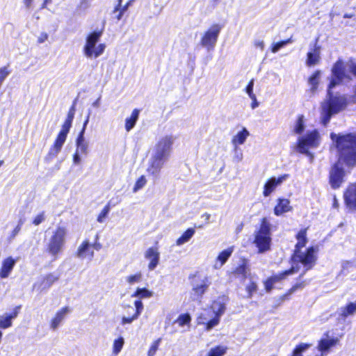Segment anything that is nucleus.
Masks as SVG:
<instances>
[{"label":"nucleus","instance_id":"nucleus-8","mask_svg":"<svg viewBox=\"0 0 356 356\" xmlns=\"http://www.w3.org/2000/svg\"><path fill=\"white\" fill-rule=\"evenodd\" d=\"M320 143V136L317 131L314 130L307 134L304 137H300L298 140L296 149L301 154L310 156L312 159L313 156L309 152V148L317 147Z\"/></svg>","mask_w":356,"mask_h":356},{"label":"nucleus","instance_id":"nucleus-47","mask_svg":"<svg viewBox=\"0 0 356 356\" xmlns=\"http://www.w3.org/2000/svg\"><path fill=\"white\" fill-rule=\"evenodd\" d=\"M257 289V285L255 282H251L247 286L246 291L248 293V298H250L252 296L253 293H254Z\"/></svg>","mask_w":356,"mask_h":356},{"label":"nucleus","instance_id":"nucleus-1","mask_svg":"<svg viewBox=\"0 0 356 356\" xmlns=\"http://www.w3.org/2000/svg\"><path fill=\"white\" fill-rule=\"evenodd\" d=\"M332 76L327 87L326 97L321 103V121L323 125H327L332 116L343 111L348 101L345 95L334 94L331 90L341 83H347L352 80V75L356 76V63L350 60L344 62L339 58L332 67Z\"/></svg>","mask_w":356,"mask_h":356},{"label":"nucleus","instance_id":"nucleus-41","mask_svg":"<svg viewBox=\"0 0 356 356\" xmlns=\"http://www.w3.org/2000/svg\"><path fill=\"white\" fill-rule=\"evenodd\" d=\"M191 321V318L189 314H181L178 318L176 320V323L179 324V326L182 327L185 325H188Z\"/></svg>","mask_w":356,"mask_h":356},{"label":"nucleus","instance_id":"nucleus-53","mask_svg":"<svg viewBox=\"0 0 356 356\" xmlns=\"http://www.w3.org/2000/svg\"><path fill=\"white\" fill-rule=\"evenodd\" d=\"M275 283L272 281V280L269 277L264 283L266 290L269 292L273 288V285Z\"/></svg>","mask_w":356,"mask_h":356},{"label":"nucleus","instance_id":"nucleus-50","mask_svg":"<svg viewBox=\"0 0 356 356\" xmlns=\"http://www.w3.org/2000/svg\"><path fill=\"white\" fill-rule=\"evenodd\" d=\"M45 220V214L44 212H42L37 215L33 220V223L35 225H39Z\"/></svg>","mask_w":356,"mask_h":356},{"label":"nucleus","instance_id":"nucleus-17","mask_svg":"<svg viewBox=\"0 0 356 356\" xmlns=\"http://www.w3.org/2000/svg\"><path fill=\"white\" fill-rule=\"evenodd\" d=\"M70 312L71 309L67 306L62 307L57 311L49 322L50 329L53 331L57 330Z\"/></svg>","mask_w":356,"mask_h":356},{"label":"nucleus","instance_id":"nucleus-54","mask_svg":"<svg viewBox=\"0 0 356 356\" xmlns=\"http://www.w3.org/2000/svg\"><path fill=\"white\" fill-rule=\"evenodd\" d=\"M49 38V35L47 33L42 32L40 34L38 38V42L40 44L44 42Z\"/></svg>","mask_w":356,"mask_h":356},{"label":"nucleus","instance_id":"nucleus-40","mask_svg":"<svg viewBox=\"0 0 356 356\" xmlns=\"http://www.w3.org/2000/svg\"><path fill=\"white\" fill-rule=\"evenodd\" d=\"M142 277H143L142 273H137L134 275H130L127 276L125 277V280L129 284L132 285V284H134L141 282Z\"/></svg>","mask_w":356,"mask_h":356},{"label":"nucleus","instance_id":"nucleus-4","mask_svg":"<svg viewBox=\"0 0 356 356\" xmlns=\"http://www.w3.org/2000/svg\"><path fill=\"white\" fill-rule=\"evenodd\" d=\"M225 306L215 302L209 309H204L198 317V323L204 325L205 330L209 331L220 323V316L224 314Z\"/></svg>","mask_w":356,"mask_h":356},{"label":"nucleus","instance_id":"nucleus-43","mask_svg":"<svg viewBox=\"0 0 356 356\" xmlns=\"http://www.w3.org/2000/svg\"><path fill=\"white\" fill-rule=\"evenodd\" d=\"M234 156L233 161L235 163H239L243 160V155L242 151L240 149L238 146H234Z\"/></svg>","mask_w":356,"mask_h":356},{"label":"nucleus","instance_id":"nucleus-28","mask_svg":"<svg viewBox=\"0 0 356 356\" xmlns=\"http://www.w3.org/2000/svg\"><path fill=\"white\" fill-rule=\"evenodd\" d=\"M321 72L320 70H316L312 75L309 78L308 83L310 88V92L314 95L316 93L317 90L320 79H321Z\"/></svg>","mask_w":356,"mask_h":356},{"label":"nucleus","instance_id":"nucleus-25","mask_svg":"<svg viewBox=\"0 0 356 356\" xmlns=\"http://www.w3.org/2000/svg\"><path fill=\"white\" fill-rule=\"evenodd\" d=\"M344 198L349 207H356V185H351L348 187L344 194Z\"/></svg>","mask_w":356,"mask_h":356},{"label":"nucleus","instance_id":"nucleus-23","mask_svg":"<svg viewBox=\"0 0 356 356\" xmlns=\"http://www.w3.org/2000/svg\"><path fill=\"white\" fill-rule=\"evenodd\" d=\"M19 307H16L11 314H3L0 315V328L7 329L12 326V320L18 315Z\"/></svg>","mask_w":356,"mask_h":356},{"label":"nucleus","instance_id":"nucleus-22","mask_svg":"<svg viewBox=\"0 0 356 356\" xmlns=\"http://www.w3.org/2000/svg\"><path fill=\"white\" fill-rule=\"evenodd\" d=\"M17 259L8 257L3 259L0 268V277L2 279L7 278L11 273Z\"/></svg>","mask_w":356,"mask_h":356},{"label":"nucleus","instance_id":"nucleus-42","mask_svg":"<svg viewBox=\"0 0 356 356\" xmlns=\"http://www.w3.org/2000/svg\"><path fill=\"white\" fill-rule=\"evenodd\" d=\"M147 183V179L145 176L142 175L140 177L138 180L136 181L134 188H133V192L136 193L138 191L144 187V186Z\"/></svg>","mask_w":356,"mask_h":356},{"label":"nucleus","instance_id":"nucleus-19","mask_svg":"<svg viewBox=\"0 0 356 356\" xmlns=\"http://www.w3.org/2000/svg\"><path fill=\"white\" fill-rule=\"evenodd\" d=\"M76 257L80 259H88L92 260L94 257V251L88 240H84L78 247Z\"/></svg>","mask_w":356,"mask_h":356},{"label":"nucleus","instance_id":"nucleus-29","mask_svg":"<svg viewBox=\"0 0 356 356\" xmlns=\"http://www.w3.org/2000/svg\"><path fill=\"white\" fill-rule=\"evenodd\" d=\"M140 111L138 109H134L131 116L125 120V129L127 131H130L135 126Z\"/></svg>","mask_w":356,"mask_h":356},{"label":"nucleus","instance_id":"nucleus-6","mask_svg":"<svg viewBox=\"0 0 356 356\" xmlns=\"http://www.w3.org/2000/svg\"><path fill=\"white\" fill-rule=\"evenodd\" d=\"M101 36V31H94L87 35L83 47V53L86 58H97L104 53L106 45L102 43L97 44Z\"/></svg>","mask_w":356,"mask_h":356},{"label":"nucleus","instance_id":"nucleus-44","mask_svg":"<svg viewBox=\"0 0 356 356\" xmlns=\"http://www.w3.org/2000/svg\"><path fill=\"white\" fill-rule=\"evenodd\" d=\"M161 341V339H158L157 340L154 341V343L152 344L151 347L148 350L147 356H154L156 350H158Z\"/></svg>","mask_w":356,"mask_h":356},{"label":"nucleus","instance_id":"nucleus-21","mask_svg":"<svg viewBox=\"0 0 356 356\" xmlns=\"http://www.w3.org/2000/svg\"><path fill=\"white\" fill-rule=\"evenodd\" d=\"M321 61V47L316 42L314 48L307 54L306 65L312 67L318 65Z\"/></svg>","mask_w":356,"mask_h":356},{"label":"nucleus","instance_id":"nucleus-49","mask_svg":"<svg viewBox=\"0 0 356 356\" xmlns=\"http://www.w3.org/2000/svg\"><path fill=\"white\" fill-rule=\"evenodd\" d=\"M109 207L108 206H106L103 209L102 211H101V213H99V215L97 217V221L99 222H103L104 219L106 218L108 212H109Z\"/></svg>","mask_w":356,"mask_h":356},{"label":"nucleus","instance_id":"nucleus-30","mask_svg":"<svg viewBox=\"0 0 356 356\" xmlns=\"http://www.w3.org/2000/svg\"><path fill=\"white\" fill-rule=\"evenodd\" d=\"M249 270L247 261L243 260L242 264L235 269L233 273L236 277L245 279L247 277Z\"/></svg>","mask_w":356,"mask_h":356},{"label":"nucleus","instance_id":"nucleus-64","mask_svg":"<svg viewBox=\"0 0 356 356\" xmlns=\"http://www.w3.org/2000/svg\"><path fill=\"white\" fill-rule=\"evenodd\" d=\"M51 2V0H44L42 4V8H45L47 5Z\"/></svg>","mask_w":356,"mask_h":356},{"label":"nucleus","instance_id":"nucleus-20","mask_svg":"<svg viewBox=\"0 0 356 356\" xmlns=\"http://www.w3.org/2000/svg\"><path fill=\"white\" fill-rule=\"evenodd\" d=\"M145 258L149 261L148 269L149 270H154L160 259V253L158 248L155 247L149 248L145 252Z\"/></svg>","mask_w":356,"mask_h":356},{"label":"nucleus","instance_id":"nucleus-32","mask_svg":"<svg viewBox=\"0 0 356 356\" xmlns=\"http://www.w3.org/2000/svg\"><path fill=\"white\" fill-rule=\"evenodd\" d=\"M154 296V293L145 288H137L136 291L131 294L132 298H138L139 299L149 298Z\"/></svg>","mask_w":356,"mask_h":356},{"label":"nucleus","instance_id":"nucleus-36","mask_svg":"<svg viewBox=\"0 0 356 356\" xmlns=\"http://www.w3.org/2000/svg\"><path fill=\"white\" fill-rule=\"evenodd\" d=\"M227 347L225 346H218L212 348L209 351L207 356H223L227 350Z\"/></svg>","mask_w":356,"mask_h":356},{"label":"nucleus","instance_id":"nucleus-15","mask_svg":"<svg viewBox=\"0 0 356 356\" xmlns=\"http://www.w3.org/2000/svg\"><path fill=\"white\" fill-rule=\"evenodd\" d=\"M167 161V159L151 153L150 158L148 161V166L147 168V172L149 175L157 177L164 163Z\"/></svg>","mask_w":356,"mask_h":356},{"label":"nucleus","instance_id":"nucleus-2","mask_svg":"<svg viewBox=\"0 0 356 356\" xmlns=\"http://www.w3.org/2000/svg\"><path fill=\"white\" fill-rule=\"evenodd\" d=\"M330 137L339 152V161L347 166H354L356 164V134L341 135L332 133Z\"/></svg>","mask_w":356,"mask_h":356},{"label":"nucleus","instance_id":"nucleus-9","mask_svg":"<svg viewBox=\"0 0 356 356\" xmlns=\"http://www.w3.org/2000/svg\"><path fill=\"white\" fill-rule=\"evenodd\" d=\"M89 122V115L87 116L82 130L79 133L76 140V152L73 156V162L76 165H79L81 162V155L87 156L88 154L89 143L84 137L86 126Z\"/></svg>","mask_w":356,"mask_h":356},{"label":"nucleus","instance_id":"nucleus-52","mask_svg":"<svg viewBox=\"0 0 356 356\" xmlns=\"http://www.w3.org/2000/svg\"><path fill=\"white\" fill-rule=\"evenodd\" d=\"M136 319H138V318L135 317L134 314H133L131 316H129V317L123 316L122 318L121 324L122 325H124L126 324H131L134 321H135Z\"/></svg>","mask_w":356,"mask_h":356},{"label":"nucleus","instance_id":"nucleus-58","mask_svg":"<svg viewBox=\"0 0 356 356\" xmlns=\"http://www.w3.org/2000/svg\"><path fill=\"white\" fill-rule=\"evenodd\" d=\"M21 230V226L18 225L12 232L10 238H14Z\"/></svg>","mask_w":356,"mask_h":356},{"label":"nucleus","instance_id":"nucleus-51","mask_svg":"<svg viewBox=\"0 0 356 356\" xmlns=\"http://www.w3.org/2000/svg\"><path fill=\"white\" fill-rule=\"evenodd\" d=\"M305 285H306L305 282L297 283L296 284H295L293 286H292L290 289L287 295H291L293 293H294L296 290L304 288Z\"/></svg>","mask_w":356,"mask_h":356},{"label":"nucleus","instance_id":"nucleus-26","mask_svg":"<svg viewBox=\"0 0 356 356\" xmlns=\"http://www.w3.org/2000/svg\"><path fill=\"white\" fill-rule=\"evenodd\" d=\"M233 248L230 247L222 251L217 257V260L214 264V268L216 269L221 268L223 266V264L227 261L229 257L231 256V254L233 252Z\"/></svg>","mask_w":356,"mask_h":356},{"label":"nucleus","instance_id":"nucleus-12","mask_svg":"<svg viewBox=\"0 0 356 356\" xmlns=\"http://www.w3.org/2000/svg\"><path fill=\"white\" fill-rule=\"evenodd\" d=\"M222 26L218 24H213L204 33L200 40L201 45L208 51L212 50L217 42Z\"/></svg>","mask_w":356,"mask_h":356},{"label":"nucleus","instance_id":"nucleus-16","mask_svg":"<svg viewBox=\"0 0 356 356\" xmlns=\"http://www.w3.org/2000/svg\"><path fill=\"white\" fill-rule=\"evenodd\" d=\"M289 178V175L284 174L278 177L270 178L264 186L263 195L264 197H268L274 192L276 188L280 186Z\"/></svg>","mask_w":356,"mask_h":356},{"label":"nucleus","instance_id":"nucleus-38","mask_svg":"<svg viewBox=\"0 0 356 356\" xmlns=\"http://www.w3.org/2000/svg\"><path fill=\"white\" fill-rule=\"evenodd\" d=\"M305 130L304 117L298 116L293 127V131L296 134H301Z\"/></svg>","mask_w":356,"mask_h":356},{"label":"nucleus","instance_id":"nucleus-13","mask_svg":"<svg viewBox=\"0 0 356 356\" xmlns=\"http://www.w3.org/2000/svg\"><path fill=\"white\" fill-rule=\"evenodd\" d=\"M72 122L70 120H65L64 124L62 126L61 130L59 132L53 147L49 152V156H56L57 154L60 152L63 144L66 140L67 134L72 127Z\"/></svg>","mask_w":356,"mask_h":356},{"label":"nucleus","instance_id":"nucleus-3","mask_svg":"<svg viewBox=\"0 0 356 356\" xmlns=\"http://www.w3.org/2000/svg\"><path fill=\"white\" fill-rule=\"evenodd\" d=\"M297 240L298 243L296 245L293 259L295 262L302 264L305 268V273L306 271L312 269L315 265L316 261L315 253L317 252V250L314 247L308 248L305 252L300 250L305 247L307 243L306 229H302L298 232L297 234Z\"/></svg>","mask_w":356,"mask_h":356},{"label":"nucleus","instance_id":"nucleus-63","mask_svg":"<svg viewBox=\"0 0 356 356\" xmlns=\"http://www.w3.org/2000/svg\"><path fill=\"white\" fill-rule=\"evenodd\" d=\"M100 99H101V98L99 97L96 101H95L92 103V106L95 108H99L100 106Z\"/></svg>","mask_w":356,"mask_h":356},{"label":"nucleus","instance_id":"nucleus-45","mask_svg":"<svg viewBox=\"0 0 356 356\" xmlns=\"http://www.w3.org/2000/svg\"><path fill=\"white\" fill-rule=\"evenodd\" d=\"M291 42V39H288L286 40H284V41H282V42H277L276 44H274L272 47V49H271V51L273 53H276L281 48H282L283 47H284L286 44H289Z\"/></svg>","mask_w":356,"mask_h":356},{"label":"nucleus","instance_id":"nucleus-24","mask_svg":"<svg viewBox=\"0 0 356 356\" xmlns=\"http://www.w3.org/2000/svg\"><path fill=\"white\" fill-rule=\"evenodd\" d=\"M292 209L290 206V201L285 198H279L277 204L274 208V213L276 216H281L284 213L289 212Z\"/></svg>","mask_w":356,"mask_h":356},{"label":"nucleus","instance_id":"nucleus-33","mask_svg":"<svg viewBox=\"0 0 356 356\" xmlns=\"http://www.w3.org/2000/svg\"><path fill=\"white\" fill-rule=\"evenodd\" d=\"M356 312V302H350L346 307H343L340 309V316L343 318H346L348 316L353 315Z\"/></svg>","mask_w":356,"mask_h":356},{"label":"nucleus","instance_id":"nucleus-55","mask_svg":"<svg viewBox=\"0 0 356 356\" xmlns=\"http://www.w3.org/2000/svg\"><path fill=\"white\" fill-rule=\"evenodd\" d=\"M99 239V235L97 234L96 236H95V241L93 244H91L92 245V249L94 248L96 250H99L101 248H102V245L97 242Z\"/></svg>","mask_w":356,"mask_h":356},{"label":"nucleus","instance_id":"nucleus-27","mask_svg":"<svg viewBox=\"0 0 356 356\" xmlns=\"http://www.w3.org/2000/svg\"><path fill=\"white\" fill-rule=\"evenodd\" d=\"M250 136L249 131L245 129L238 131L232 138V143L234 146H238V145H243L247 138Z\"/></svg>","mask_w":356,"mask_h":356},{"label":"nucleus","instance_id":"nucleus-57","mask_svg":"<svg viewBox=\"0 0 356 356\" xmlns=\"http://www.w3.org/2000/svg\"><path fill=\"white\" fill-rule=\"evenodd\" d=\"M74 113H75L74 107L72 106L68 113L67 118L66 120L72 122L74 116Z\"/></svg>","mask_w":356,"mask_h":356},{"label":"nucleus","instance_id":"nucleus-60","mask_svg":"<svg viewBox=\"0 0 356 356\" xmlns=\"http://www.w3.org/2000/svg\"><path fill=\"white\" fill-rule=\"evenodd\" d=\"M89 7V3L86 0H83L80 3V8L82 9H86Z\"/></svg>","mask_w":356,"mask_h":356},{"label":"nucleus","instance_id":"nucleus-35","mask_svg":"<svg viewBox=\"0 0 356 356\" xmlns=\"http://www.w3.org/2000/svg\"><path fill=\"white\" fill-rule=\"evenodd\" d=\"M298 269H296L294 267H292L291 269L288 270H285L284 272L273 275L270 278L272 281L275 284L284 279H285L287 276L293 274L295 272H297Z\"/></svg>","mask_w":356,"mask_h":356},{"label":"nucleus","instance_id":"nucleus-59","mask_svg":"<svg viewBox=\"0 0 356 356\" xmlns=\"http://www.w3.org/2000/svg\"><path fill=\"white\" fill-rule=\"evenodd\" d=\"M131 3V1L128 2L125 6H124L122 8V10L120 11V13H119L118 16V19L120 20L121 18H122V14L124 12H125L128 7L129 6Z\"/></svg>","mask_w":356,"mask_h":356},{"label":"nucleus","instance_id":"nucleus-34","mask_svg":"<svg viewBox=\"0 0 356 356\" xmlns=\"http://www.w3.org/2000/svg\"><path fill=\"white\" fill-rule=\"evenodd\" d=\"M124 344V339L122 337L115 339L112 346V353L114 356L118 355L122 350Z\"/></svg>","mask_w":356,"mask_h":356},{"label":"nucleus","instance_id":"nucleus-31","mask_svg":"<svg viewBox=\"0 0 356 356\" xmlns=\"http://www.w3.org/2000/svg\"><path fill=\"white\" fill-rule=\"evenodd\" d=\"M195 229L193 228L188 229L176 241V245L181 246L184 243L188 242L195 234Z\"/></svg>","mask_w":356,"mask_h":356},{"label":"nucleus","instance_id":"nucleus-62","mask_svg":"<svg viewBox=\"0 0 356 356\" xmlns=\"http://www.w3.org/2000/svg\"><path fill=\"white\" fill-rule=\"evenodd\" d=\"M252 103L251 104V107L252 109H254L256 108L257 107H258L259 106V103L257 100V97H255V99H252Z\"/></svg>","mask_w":356,"mask_h":356},{"label":"nucleus","instance_id":"nucleus-56","mask_svg":"<svg viewBox=\"0 0 356 356\" xmlns=\"http://www.w3.org/2000/svg\"><path fill=\"white\" fill-rule=\"evenodd\" d=\"M254 45L257 48H259L261 50H263L264 48V42L263 40H257L254 42Z\"/></svg>","mask_w":356,"mask_h":356},{"label":"nucleus","instance_id":"nucleus-5","mask_svg":"<svg viewBox=\"0 0 356 356\" xmlns=\"http://www.w3.org/2000/svg\"><path fill=\"white\" fill-rule=\"evenodd\" d=\"M68 230L64 226H58L51 233L47 245V252L55 259L63 252Z\"/></svg>","mask_w":356,"mask_h":356},{"label":"nucleus","instance_id":"nucleus-11","mask_svg":"<svg viewBox=\"0 0 356 356\" xmlns=\"http://www.w3.org/2000/svg\"><path fill=\"white\" fill-rule=\"evenodd\" d=\"M192 289L190 293V298L193 301H201V299L207 291L210 282L206 276H195L191 283Z\"/></svg>","mask_w":356,"mask_h":356},{"label":"nucleus","instance_id":"nucleus-18","mask_svg":"<svg viewBox=\"0 0 356 356\" xmlns=\"http://www.w3.org/2000/svg\"><path fill=\"white\" fill-rule=\"evenodd\" d=\"M326 337L321 339L318 344L317 348L321 353V355L316 356H324L327 355L330 348L335 346L339 341L338 338H329L328 334H325Z\"/></svg>","mask_w":356,"mask_h":356},{"label":"nucleus","instance_id":"nucleus-37","mask_svg":"<svg viewBox=\"0 0 356 356\" xmlns=\"http://www.w3.org/2000/svg\"><path fill=\"white\" fill-rule=\"evenodd\" d=\"M58 276L53 273L46 275L42 280V285L44 289L49 288L54 282L58 280Z\"/></svg>","mask_w":356,"mask_h":356},{"label":"nucleus","instance_id":"nucleus-61","mask_svg":"<svg viewBox=\"0 0 356 356\" xmlns=\"http://www.w3.org/2000/svg\"><path fill=\"white\" fill-rule=\"evenodd\" d=\"M33 0H24V3L27 9L31 8Z\"/></svg>","mask_w":356,"mask_h":356},{"label":"nucleus","instance_id":"nucleus-10","mask_svg":"<svg viewBox=\"0 0 356 356\" xmlns=\"http://www.w3.org/2000/svg\"><path fill=\"white\" fill-rule=\"evenodd\" d=\"M175 139L176 137L173 135H165L161 137L151 153L168 159Z\"/></svg>","mask_w":356,"mask_h":356},{"label":"nucleus","instance_id":"nucleus-39","mask_svg":"<svg viewBox=\"0 0 356 356\" xmlns=\"http://www.w3.org/2000/svg\"><path fill=\"white\" fill-rule=\"evenodd\" d=\"M311 346L309 343H300L293 350L291 356H302V353Z\"/></svg>","mask_w":356,"mask_h":356},{"label":"nucleus","instance_id":"nucleus-7","mask_svg":"<svg viewBox=\"0 0 356 356\" xmlns=\"http://www.w3.org/2000/svg\"><path fill=\"white\" fill-rule=\"evenodd\" d=\"M270 224L264 218L259 229L254 234V243L259 249V253L270 250L271 243Z\"/></svg>","mask_w":356,"mask_h":356},{"label":"nucleus","instance_id":"nucleus-46","mask_svg":"<svg viewBox=\"0 0 356 356\" xmlns=\"http://www.w3.org/2000/svg\"><path fill=\"white\" fill-rule=\"evenodd\" d=\"M134 306L136 308V312L134 314L135 315V317L138 318L144 308L143 303L141 302V300H138L134 302Z\"/></svg>","mask_w":356,"mask_h":356},{"label":"nucleus","instance_id":"nucleus-48","mask_svg":"<svg viewBox=\"0 0 356 356\" xmlns=\"http://www.w3.org/2000/svg\"><path fill=\"white\" fill-rule=\"evenodd\" d=\"M253 87H254V79H252L248 86L246 87L245 91L248 93V96L251 99H255V95L253 93Z\"/></svg>","mask_w":356,"mask_h":356},{"label":"nucleus","instance_id":"nucleus-14","mask_svg":"<svg viewBox=\"0 0 356 356\" xmlns=\"http://www.w3.org/2000/svg\"><path fill=\"white\" fill-rule=\"evenodd\" d=\"M343 161L339 160L331 168L330 172V183L333 188H339L343 181L345 172L342 167Z\"/></svg>","mask_w":356,"mask_h":356}]
</instances>
